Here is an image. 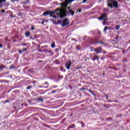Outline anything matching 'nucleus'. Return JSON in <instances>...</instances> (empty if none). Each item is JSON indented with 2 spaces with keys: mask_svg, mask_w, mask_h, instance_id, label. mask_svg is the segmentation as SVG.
<instances>
[{
  "mask_svg": "<svg viewBox=\"0 0 130 130\" xmlns=\"http://www.w3.org/2000/svg\"><path fill=\"white\" fill-rule=\"evenodd\" d=\"M98 20H103V25H106V21H107V14L106 13L102 14L101 16L98 18Z\"/></svg>",
  "mask_w": 130,
  "mask_h": 130,
  "instance_id": "nucleus-1",
  "label": "nucleus"
},
{
  "mask_svg": "<svg viewBox=\"0 0 130 130\" xmlns=\"http://www.w3.org/2000/svg\"><path fill=\"white\" fill-rule=\"evenodd\" d=\"M54 14H55V12L54 11H47L44 12L42 16H48V15H50V17L55 18V16H52V15H54Z\"/></svg>",
  "mask_w": 130,
  "mask_h": 130,
  "instance_id": "nucleus-2",
  "label": "nucleus"
},
{
  "mask_svg": "<svg viewBox=\"0 0 130 130\" xmlns=\"http://www.w3.org/2000/svg\"><path fill=\"white\" fill-rule=\"evenodd\" d=\"M107 6L109 8H111V9L114 8V0H108Z\"/></svg>",
  "mask_w": 130,
  "mask_h": 130,
  "instance_id": "nucleus-3",
  "label": "nucleus"
},
{
  "mask_svg": "<svg viewBox=\"0 0 130 130\" xmlns=\"http://www.w3.org/2000/svg\"><path fill=\"white\" fill-rule=\"evenodd\" d=\"M70 24V22H69V19L68 18H65L63 20V22L61 23L62 27H64V26H68Z\"/></svg>",
  "mask_w": 130,
  "mask_h": 130,
  "instance_id": "nucleus-4",
  "label": "nucleus"
},
{
  "mask_svg": "<svg viewBox=\"0 0 130 130\" xmlns=\"http://www.w3.org/2000/svg\"><path fill=\"white\" fill-rule=\"evenodd\" d=\"M67 13H68V12L66 11V10H64L62 12L59 13L58 15H59L60 18L62 19V18H64V17L67 16Z\"/></svg>",
  "mask_w": 130,
  "mask_h": 130,
  "instance_id": "nucleus-5",
  "label": "nucleus"
},
{
  "mask_svg": "<svg viewBox=\"0 0 130 130\" xmlns=\"http://www.w3.org/2000/svg\"><path fill=\"white\" fill-rule=\"evenodd\" d=\"M72 65V61L71 60L68 61L65 64V67L68 70H70L71 66Z\"/></svg>",
  "mask_w": 130,
  "mask_h": 130,
  "instance_id": "nucleus-6",
  "label": "nucleus"
},
{
  "mask_svg": "<svg viewBox=\"0 0 130 130\" xmlns=\"http://www.w3.org/2000/svg\"><path fill=\"white\" fill-rule=\"evenodd\" d=\"M94 51L96 53H101L102 52V48L99 47V48H96L94 50Z\"/></svg>",
  "mask_w": 130,
  "mask_h": 130,
  "instance_id": "nucleus-7",
  "label": "nucleus"
},
{
  "mask_svg": "<svg viewBox=\"0 0 130 130\" xmlns=\"http://www.w3.org/2000/svg\"><path fill=\"white\" fill-rule=\"evenodd\" d=\"M68 12L71 16H74L75 15V11H73V9H68Z\"/></svg>",
  "mask_w": 130,
  "mask_h": 130,
  "instance_id": "nucleus-8",
  "label": "nucleus"
},
{
  "mask_svg": "<svg viewBox=\"0 0 130 130\" xmlns=\"http://www.w3.org/2000/svg\"><path fill=\"white\" fill-rule=\"evenodd\" d=\"M18 51L19 52V54H21V53H22V52H24V51H27V48H24L22 50L20 49H18Z\"/></svg>",
  "mask_w": 130,
  "mask_h": 130,
  "instance_id": "nucleus-9",
  "label": "nucleus"
},
{
  "mask_svg": "<svg viewBox=\"0 0 130 130\" xmlns=\"http://www.w3.org/2000/svg\"><path fill=\"white\" fill-rule=\"evenodd\" d=\"M114 8L116 9H118V2H117L116 1H114Z\"/></svg>",
  "mask_w": 130,
  "mask_h": 130,
  "instance_id": "nucleus-10",
  "label": "nucleus"
},
{
  "mask_svg": "<svg viewBox=\"0 0 130 130\" xmlns=\"http://www.w3.org/2000/svg\"><path fill=\"white\" fill-rule=\"evenodd\" d=\"M76 127V125L75 124H73L71 126H69L68 128L67 129H70V128H75Z\"/></svg>",
  "mask_w": 130,
  "mask_h": 130,
  "instance_id": "nucleus-11",
  "label": "nucleus"
},
{
  "mask_svg": "<svg viewBox=\"0 0 130 130\" xmlns=\"http://www.w3.org/2000/svg\"><path fill=\"white\" fill-rule=\"evenodd\" d=\"M96 43H100V44H103V45H106V44H105L102 42L95 41V42H93V44H96Z\"/></svg>",
  "mask_w": 130,
  "mask_h": 130,
  "instance_id": "nucleus-12",
  "label": "nucleus"
},
{
  "mask_svg": "<svg viewBox=\"0 0 130 130\" xmlns=\"http://www.w3.org/2000/svg\"><path fill=\"white\" fill-rule=\"evenodd\" d=\"M25 37H29L30 36V31H27L25 33Z\"/></svg>",
  "mask_w": 130,
  "mask_h": 130,
  "instance_id": "nucleus-13",
  "label": "nucleus"
},
{
  "mask_svg": "<svg viewBox=\"0 0 130 130\" xmlns=\"http://www.w3.org/2000/svg\"><path fill=\"white\" fill-rule=\"evenodd\" d=\"M99 60V57H98V56L97 55H95L94 57H93V60Z\"/></svg>",
  "mask_w": 130,
  "mask_h": 130,
  "instance_id": "nucleus-14",
  "label": "nucleus"
},
{
  "mask_svg": "<svg viewBox=\"0 0 130 130\" xmlns=\"http://www.w3.org/2000/svg\"><path fill=\"white\" fill-rule=\"evenodd\" d=\"M67 5H68V3H61V7H67Z\"/></svg>",
  "mask_w": 130,
  "mask_h": 130,
  "instance_id": "nucleus-15",
  "label": "nucleus"
},
{
  "mask_svg": "<svg viewBox=\"0 0 130 130\" xmlns=\"http://www.w3.org/2000/svg\"><path fill=\"white\" fill-rule=\"evenodd\" d=\"M120 28V25H115V28L116 29V30H119Z\"/></svg>",
  "mask_w": 130,
  "mask_h": 130,
  "instance_id": "nucleus-16",
  "label": "nucleus"
},
{
  "mask_svg": "<svg viewBox=\"0 0 130 130\" xmlns=\"http://www.w3.org/2000/svg\"><path fill=\"white\" fill-rule=\"evenodd\" d=\"M51 47H52V48H54L55 47V43H52L51 45Z\"/></svg>",
  "mask_w": 130,
  "mask_h": 130,
  "instance_id": "nucleus-17",
  "label": "nucleus"
},
{
  "mask_svg": "<svg viewBox=\"0 0 130 130\" xmlns=\"http://www.w3.org/2000/svg\"><path fill=\"white\" fill-rule=\"evenodd\" d=\"M104 107H106V108H110V105L108 104H105L104 105Z\"/></svg>",
  "mask_w": 130,
  "mask_h": 130,
  "instance_id": "nucleus-18",
  "label": "nucleus"
},
{
  "mask_svg": "<svg viewBox=\"0 0 130 130\" xmlns=\"http://www.w3.org/2000/svg\"><path fill=\"white\" fill-rule=\"evenodd\" d=\"M60 71H61V72H64V68H63V67L61 66L60 67Z\"/></svg>",
  "mask_w": 130,
  "mask_h": 130,
  "instance_id": "nucleus-19",
  "label": "nucleus"
},
{
  "mask_svg": "<svg viewBox=\"0 0 130 130\" xmlns=\"http://www.w3.org/2000/svg\"><path fill=\"white\" fill-rule=\"evenodd\" d=\"M76 49H77V50H81V46L77 45L76 46Z\"/></svg>",
  "mask_w": 130,
  "mask_h": 130,
  "instance_id": "nucleus-20",
  "label": "nucleus"
},
{
  "mask_svg": "<svg viewBox=\"0 0 130 130\" xmlns=\"http://www.w3.org/2000/svg\"><path fill=\"white\" fill-rule=\"evenodd\" d=\"M80 123L81 124V127H85V123H84V122H80Z\"/></svg>",
  "mask_w": 130,
  "mask_h": 130,
  "instance_id": "nucleus-21",
  "label": "nucleus"
},
{
  "mask_svg": "<svg viewBox=\"0 0 130 130\" xmlns=\"http://www.w3.org/2000/svg\"><path fill=\"white\" fill-rule=\"evenodd\" d=\"M72 2H74V0H67V1H66L65 3H67L68 4V3L70 4V3H72Z\"/></svg>",
  "mask_w": 130,
  "mask_h": 130,
  "instance_id": "nucleus-22",
  "label": "nucleus"
},
{
  "mask_svg": "<svg viewBox=\"0 0 130 130\" xmlns=\"http://www.w3.org/2000/svg\"><path fill=\"white\" fill-rule=\"evenodd\" d=\"M108 9H106V8H104V9H103V12H104V13H106V12H108Z\"/></svg>",
  "mask_w": 130,
  "mask_h": 130,
  "instance_id": "nucleus-23",
  "label": "nucleus"
},
{
  "mask_svg": "<svg viewBox=\"0 0 130 130\" xmlns=\"http://www.w3.org/2000/svg\"><path fill=\"white\" fill-rule=\"evenodd\" d=\"M108 29V27L107 26H105L104 29V32H106V31H107V29Z\"/></svg>",
  "mask_w": 130,
  "mask_h": 130,
  "instance_id": "nucleus-24",
  "label": "nucleus"
},
{
  "mask_svg": "<svg viewBox=\"0 0 130 130\" xmlns=\"http://www.w3.org/2000/svg\"><path fill=\"white\" fill-rule=\"evenodd\" d=\"M112 119H113V118H112V117H110L107 118V120H108V121L112 120Z\"/></svg>",
  "mask_w": 130,
  "mask_h": 130,
  "instance_id": "nucleus-25",
  "label": "nucleus"
},
{
  "mask_svg": "<svg viewBox=\"0 0 130 130\" xmlns=\"http://www.w3.org/2000/svg\"><path fill=\"white\" fill-rule=\"evenodd\" d=\"M27 90H30V89H32V86H28L27 88H26Z\"/></svg>",
  "mask_w": 130,
  "mask_h": 130,
  "instance_id": "nucleus-26",
  "label": "nucleus"
},
{
  "mask_svg": "<svg viewBox=\"0 0 130 130\" xmlns=\"http://www.w3.org/2000/svg\"><path fill=\"white\" fill-rule=\"evenodd\" d=\"M38 51H39V52H43V51L41 49L39 48L37 49Z\"/></svg>",
  "mask_w": 130,
  "mask_h": 130,
  "instance_id": "nucleus-27",
  "label": "nucleus"
},
{
  "mask_svg": "<svg viewBox=\"0 0 130 130\" xmlns=\"http://www.w3.org/2000/svg\"><path fill=\"white\" fill-rule=\"evenodd\" d=\"M18 16L19 17H22V16H23V14L22 13H19L18 14Z\"/></svg>",
  "mask_w": 130,
  "mask_h": 130,
  "instance_id": "nucleus-28",
  "label": "nucleus"
},
{
  "mask_svg": "<svg viewBox=\"0 0 130 130\" xmlns=\"http://www.w3.org/2000/svg\"><path fill=\"white\" fill-rule=\"evenodd\" d=\"M6 103H10V101H8V100H6L5 102H4V104H6Z\"/></svg>",
  "mask_w": 130,
  "mask_h": 130,
  "instance_id": "nucleus-29",
  "label": "nucleus"
},
{
  "mask_svg": "<svg viewBox=\"0 0 130 130\" xmlns=\"http://www.w3.org/2000/svg\"><path fill=\"white\" fill-rule=\"evenodd\" d=\"M81 12H82V10L81 9H79L78 10H77L76 12V14H77V13L79 12L81 13Z\"/></svg>",
  "mask_w": 130,
  "mask_h": 130,
  "instance_id": "nucleus-30",
  "label": "nucleus"
},
{
  "mask_svg": "<svg viewBox=\"0 0 130 130\" xmlns=\"http://www.w3.org/2000/svg\"><path fill=\"white\" fill-rule=\"evenodd\" d=\"M6 0H0V5H1L2 3H3L6 2Z\"/></svg>",
  "mask_w": 130,
  "mask_h": 130,
  "instance_id": "nucleus-31",
  "label": "nucleus"
},
{
  "mask_svg": "<svg viewBox=\"0 0 130 130\" xmlns=\"http://www.w3.org/2000/svg\"><path fill=\"white\" fill-rule=\"evenodd\" d=\"M88 92H89V93H91V94H92V95H94V93H93V92H92V91L91 90H88Z\"/></svg>",
  "mask_w": 130,
  "mask_h": 130,
  "instance_id": "nucleus-32",
  "label": "nucleus"
},
{
  "mask_svg": "<svg viewBox=\"0 0 130 130\" xmlns=\"http://www.w3.org/2000/svg\"><path fill=\"white\" fill-rule=\"evenodd\" d=\"M116 13H120V10L115 9Z\"/></svg>",
  "mask_w": 130,
  "mask_h": 130,
  "instance_id": "nucleus-33",
  "label": "nucleus"
},
{
  "mask_svg": "<svg viewBox=\"0 0 130 130\" xmlns=\"http://www.w3.org/2000/svg\"><path fill=\"white\" fill-rule=\"evenodd\" d=\"M38 100H39V101H41L42 102H43V99H38Z\"/></svg>",
  "mask_w": 130,
  "mask_h": 130,
  "instance_id": "nucleus-34",
  "label": "nucleus"
},
{
  "mask_svg": "<svg viewBox=\"0 0 130 130\" xmlns=\"http://www.w3.org/2000/svg\"><path fill=\"white\" fill-rule=\"evenodd\" d=\"M44 22H46V20H44L43 21H42V22H41L42 25H43L44 24Z\"/></svg>",
  "mask_w": 130,
  "mask_h": 130,
  "instance_id": "nucleus-35",
  "label": "nucleus"
},
{
  "mask_svg": "<svg viewBox=\"0 0 130 130\" xmlns=\"http://www.w3.org/2000/svg\"><path fill=\"white\" fill-rule=\"evenodd\" d=\"M87 1L88 0H83L82 2L83 4H85V3H87Z\"/></svg>",
  "mask_w": 130,
  "mask_h": 130,
  "instance_id": "nucleus-36",
  "label": "nucleus"
},
{
  "mask_svg": "<svg viewBox=\"0 0 130 130\" xmlns=\"http://www.w3.org/2000/svg\"><path fill=\"white\" fill-rule=\"evenodd\" d=\"M31 30H35V27H34V26H31Z\"/></svg>",
  "mask_w": 130,
  "mask_h": 130,
  "instance_id": "nucleus-37",
  "label": "nucleus"
},
{
  "mask_svg": "<svg viewBox=\"0 0 130 130\" xmlns=\"http://www.w3.org/2000/svg\"><path fill=\"white\" fill-rule=\"evenodd\" d=\"M43 85H49V84H48V82H45V84H43Z\"/></svg>",
  "mask_w": 130,
  "mask_h": 130,
  "instance_id": "nucleus-38",
  "label": "nucleus"
},
{
  "mask_svg": "<svg viewBox=\"0 0 130 130\" xmlns=\"http://www.w3.org/2000/svg\"><path fill=\"white\" fill-rule=\"evenodd\" d=\"M49 86H44V89H47V88H49Z\"/></svg>",
  "mask_w": 130,
  "mask_h": 130,
  "instance_id": "nucleus-39",
  "label": "nucleus"
},
{
  "mask_svg": "<svg viewBox=\"0 0 130 130\" xmlns=\"http://www.w3.org/2000/svg\"><path fill=\"white\" fill-rule=\"evenodd\" d=\"M84 90H85V88H84V87H83L80 89V91H84Z\"/></svg>",
  "mask_w": 130,
  "mask_h": 130,
  "instance_id": "nucleus-40",
  "label": "nucleus"
},
{
  "mask_svg": "<svg viewBox=\"0 0 130 130\" xmlns=\"http://www.w3.org/2000/svg\"><path fill=\"white\" fill-rule=\"evenodd\" d=\"M11 1L13 3H14V2H19V0H11Z\"/></svg>",
  "mask_w": 130,
  "mask_h": 130,
  "instance_id": "nucleus-41",
  "label": "nucleus"
},
{
  "mask_svg": "<svg viewBox=\"0 0 130 130\" xmlns=\"http://www.w3.org/2000/svg\"><path fill=\"white\" fill-rule=\"evenodd\" d=\"M1 12H2V13H5L6 11H5V10H2L1 11Z\"/></svg>",
  "mask_w": 130,
  "mask_h": 130,
  "instance_id": "nucleus-42",
  "label": "nucleus"
},
{
  "mask_svg": "<svg viewBox=\"0 0 130 130\" xmlns=\"http://www.w3.org/2000/svg\"><path fill=\"white\" fill-rule=\"evenodd\" d=\"M3 44L0 43V48H3Z\"/></svg>",
  "mask_w": 130,
  "mask_h": 130,
  "instance_id": "nucleus-43",
  "label": "nucleus"
},
{
  "mask_svg": "<svg viewBox=\"0 0 130 130\" xmlns=\"http://www.w3.org/2000/svg\"><path fill=\"white\" fill-rule=\"evenodd\" d=\"M10 69H11L12 70V69H14V67L11 66L10 67Z\"/></svg>",
  "mask_w": 130,
  "mask_h": 130,
  "instance_id": "nucleus-44",
  "label": "nucleus"
},
{
  "mask_svg": "<svg viewBox=\"0 0 130 130\" xmlns=\"http://www.w3.org/2000/svg\"><path fill=\"white\" fill-rule=\"evenodd\" d=\"M14 15H10V18H14Z\"/></svg>",
  "mask_w": 130,
  "mask_h": 130,
  "instance_id": "nucleus-45",
  "label": "nucleus"
},
{
  "mask_svg": "<svg viewBox=\"0 0 130 130\" xmlns=\"http://www.w3.org/2000/svg\"><path fill=\"white\" fill-rule=\"evenodd\" d=\"M56 92V90H53L52 91V93L53 94V93H55Z\"/></svg>",
  "mask_w": 130,
  "mask_h": 130,
  "instance_id": "nucleus-46",
  "label": "nucleus"
},
{
  "mask_svg": "<svg viewBox=\"0 0 130 130\" xmlns=\"http://www.w3.org/2000/svg\"><path fill=\"white\" fill-rule=\"evenodd\" d=\"M46 50H47L46 49L44 50V51H45V52H48V51H46Z\"/></svg>",
  "mask_w": 130,
  "mask_h": 130,
  "instance_id": "nucleus-47",
  "label": "nucleus"
},
{
  "mask_svg": "<svg viewBox=\"0 0 130 130\" xmlns=\"http://www.w3.org/2000/svg\"><path fill=\"white\" fill-rule=\"evenodd\" d=\"M117 43H118V41H116V42H115V44H117Z\"/></svg>",
  "mask_w": 130,
  "mask_h": 130,
  "instance_id": "nucleus-48",
  "label": "nucleus"
},
{
  "mask_svg": "<svg viewBox=\"0 0 130 130\" xmlns=\"http://www.w3.org/2000/svg\"><path fill=\"white\" fill-rule=\"evenodd\" d=\"M26 44H25V43L23 44V46H26Z\"/></svg>",
  "mask_w": 130,
  "mask_h": 130,
  "instance_id": "nucleus-49",
  "label": "nucleus"
},
{
  "mask_svg": "<svg viewBox=\"0 0 130 130\" xmlns=\"http://www.w3.org/2000/svg\"><path fill=\"white\" fill-rule=\"evenodd\" d=\"M55 50H56V51H58V49L56 48V49H55Z\"/></svg>",
  "mask_w": 130,
  "mask_h": 130,
  "instance_id": "nucleus-50",
  "label": "nucleus"
},
{
  "mask_svg": "<svg viewBox=\"0 0 130 130\" xmlns=\"http://www.w3.org/2000/svg\"><path fill=\"white\" fill-rule=\"evenodd\" d=\"M73 116V113H71L70 115V116Z\"/></svg>",
  "mask_w": 130,
  "mask_h": 130,
  "instance_id": "nucleus-51",
  "label": "nucleus"
},
{
  "mask_svg": "<svg viewBox=\"0 0 130 130\" xmlns=\"http://www.w3.org/2000/svg\"><path fill=\"white\" fill-rule=\"evenodd\" d=\"M44 86H40V88H43Z\"/></svg>",
  "mask_w": 130,
  "mask_h": 130,
  "instance_id": "nucleus-52",
  "label": "nucleus"
},
{
  "mask_svg": "<svg viewBox=\"0 0 130 130\" xmlns=\"http://www.w3.org/2000/svg\"><path fill=\"white\" fill-rule=\"evenodd\" d=\"M39 62H42V60H40Z\"/></svg>",
  "mask_w": 130,
  "mask_h": 130,
  "instance_id": "nucleus-53",
  "label": "nucleus"
},
{
  "mask_svg": "<svg viewBox=\"0 0 130 130\" xmlns=\"http://www.w3.org/2000/svg\"><path fill=\"white\" fill-rule=\"evenodd\" d=\"M60 9H58V12H60Z\"/></svg>",
  "mask_w": 130,
  "mask_h": 130,
  "instance_id": "nucleus-54",
  "label": "nucleus"
},
{
  "mask_svg": "<svg viewBox=\"0 0 130 130\" xmlns=\"http://www.w3.org/2000/svg\"><path fill=\"white\" fill-rule=\"evenodd\" d=\"M117 38H117V37H116V40H117Z\"/></svg>",
  "mask_w": 130,
  "mask_h": 130,
  "instance_id": "nucleus-55",
  "label": "nucleus"
},
{
  "mask_svg": "<svg viewBox=\"0 0 130 130\" xmlns=\"http://www.w3.org/2000/svg\"><path fill=\"white\" fill-rule=\"evenodd\" d=\"M38 46L39 47H40V45H38Z\"/></svg>",
  "mask_w": 130,
  "mask_h": 130,
  "instance_id": "nucleus-56",
  "label": "nucleus"
},
{
  "mask_svg": "<svg viewBox=\"0 0 130 130\" xmlns=\"http://www.w3.org/2000/svg\"><path fill=\"white\" fill-rule=\"evenodd\" d=\"M125 1H127V2H128V1H129V0H125Z\"/></svg>",
  "mask_w": 130,
  "mask_h": 130,
  "instance_id": "nucleus-57",
  "label": "nucleus"
},
{
  "mask_svg": "<svg viewBox=\"0 0 130 130\" xmlns=\"http://www.w3.org/2000/svg\"><path fill=\"white\" fill-rule=\"evenodd\" d=\"M61 78H63V77L62 76H60Z\"/></svg>",
  "mask_w": 130,
  "mask_h": 130,
  "instance_id": "nucleus-58",
  "label": "nucleus"
},
{
  "mask_svg": "<svg viewBox=\"0 0 130 130\" xmlns=\"http://www.w3.org/2000/svg\"><path fill=\"white\" fill-rule=\"evenodd\" d=\"M104 75H105L104 73H103V75H104Z\"/></svg>",
  "mask_w": 130,
  "mask_h": 130,
  "instance_id": "nucleus-59",
  "label": "nucleus"
},
{
  "mask_svg": "<svg viewBox=\"0 0 130 130\" xmlns=\"http://www.w3.org/2000/svg\"><path fill=\"white\" fill-rule=\"evenodd\" d=\"M48 126V125H46V126Z\"/></svg>",
  "mask_w": 130,
  "mask_h": 130,
  "instance_id": "nucleus-60",
  "label": "nucleus"
}]
</instances>
